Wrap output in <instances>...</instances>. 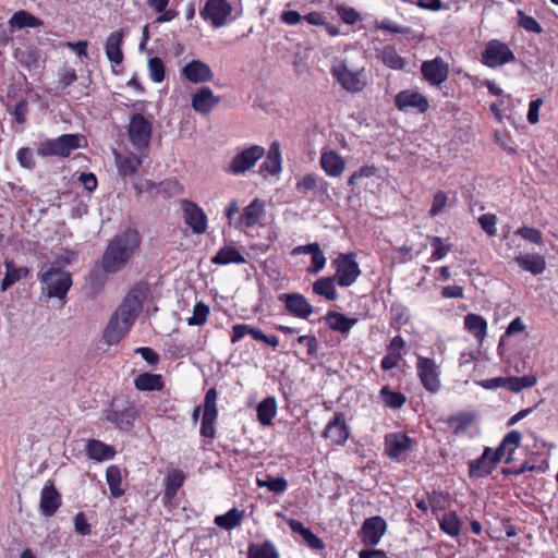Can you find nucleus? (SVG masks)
<instances>
[{"mask_svg":"<svg viewBox=\"0 0 558 558\" xmlns=\"http://www.w3.org/2000/svg\"><path fill=\"white\" fill-rule=\"evenodd\" d=\"M146 298L145 287H135L128 293L104 331V339L108 344L118 343L129 332Z\"/></svg>","mask_w":558,"mask_h":558,"instance_id":"f257e3e1","label":"nucleus"},{"mask_svg":"<svg viewBox=\"0 0 558 558\" xmlns=\"http://www.w3.org/2000/svg\"><path fill=\"white\" fill-rule=\"evenodd\" d=\"M141 235L136 230L129 229L117 234L109 241L101 259L106 272L116 274L123 269L141 246Z\"/></svg>","mask_w":558,"mask_h":558,"instance_id":"f03ea898","label":"nucleus"},{"mask_svg":"<svg viewBox=\"0 0 558 558\" xmlns=\"http://www.w3.org/2000/svg\"><path fill=\"white\" fill-rule=\"evenodd\" d=\"M330 73L337 83L348 93L357 94L367 86L364 68H350L344 59L336 58L330 66Z\"/></svg>","mask_w":558,"mask_h":558,"instance_id":"7ed1b4c3","label":"nucleus"},{"mask_svg":"<svg viewBox=\"0 0 558 558\" xmlns=\"http://www.w3.org/2000/svg\"><path fill=\"white\" fill-rule=\"evenodd\" d=\"M49 298L64 299L72 286L71 275L56 265H44L38 274Z\"/></svg>","mask_w":558,"mask_h":558,"instance_id":"20e7f679","label":"nucleus"},{"mask_svg":"<svg viewBox=\"0 0 558 558\" xmlns=\"http://www.w3.org/2000/svg\"><path fill=\"white\" fill-rule=\"evenodd\" d=\"M138 415L134 402L129 400H113L106 412V420L120 429H130Z\"/></svg>","mask_w":558,"mask_h":558,"instance_id":"39448f33","label":"nucleus"},{"mask_svg":"<svg viewBox=\"0 0 558 558\" xmlns=\"http://www.w3.org/2000/svg\"><path fill=\"white\" fill-rule=\"evenodd\" d=\"M151 132V122L143 114L135 113L131 117L128 134L130 142L136 149L143 150L149 146Z\"/></svg>","mask_w":558,"mask_h":558,"instance_id":"423d86ee","label":"nucleus"},{"mask_svg":"<svg viewBox=\"0 0 558 558\" xmlns=\"http://www.w3.org/2000/svg\"><path fill=\"white\" fill-rule=\"evenodd\" d=\"M333 264L336 265L333 278L341 287L352 286L361 274L354 254H340Z\"/></svg>","mask_w":558,"mask_h":558,"instance_id":"0eeeda50","label":"nucleus"},{"mask_svg":"<svg viewBox=\"0 0 558 558\" xmlns=\"http://www.w3.org/2000/svg\"><path fill=\"white\" fill-rule=\"evenodd\" d=\"M78 136L73 134H65L56 140H48L43 142L38 147V155L40 156H62L66 157L70 153L76 149L78 144Z\"/></svg>","mask_w":558,"mask_h":558,"instance_id":"6e6552de","label":"nucleus"},{"mask_svg":"<svg viewBox=\"0 0 558 558\" xmlns=\"http://www.w3.org/2000/svg\"><path fill=\"white\" fill-rule=\"evenodd\" d=\"M514 60V54L502 41L493 39L488 41L482 53V61L489 68H497Z\"/></svg>","mask_w":558,"mask_h":558,"instance_id":"1a4fd4ad","label":"nucleus"},{"mask_svg":"<svg viewBox=\"0 0 558 558\" xmlns=\"http://www.w3.org/2000/svg\"><path fill=\"white\" fill-rule=\"evenodd\" d=\"M395 106L400 111L415 110L424 113L427 111L429 102L423 94L414 89H404L396 95Z\"/></svg>","mask_w":558,"mask_h":558,"instance_id":"9d476101","label":"nucleus"},{"mask_svg":"<svg viewBox=\"0 0 558 558\" xmlns=\"http://www.w3.org/2000/svg\"><path fill=\"white\" fill-rule=\"evenodd\" d=\"M416 369L422 385L429 392L438 391L440 387L438 366L428 357L418 356Z\"/></svg>","mask_w":558,"mask_h":558,"instance_id":"9b49d317","label":"nucleus"},{"mask_svg":"<svg viewBox=\"0 0 558 558\" xmlns=\"http://www.w3.org/2000/svg\"><path fill=\"white\" fill-rule=\"evenodd\" d=\"M217 391L215 388H210L205 396L204 412L202 417L201 434L205 438H214L215 426L214 423L217 418Z\"/></svg>","mask_w":558,"mask_h":558,"instance_id":"f8f14e48","label":"nucleus"},{"mask_svg":"<svg viewBox=\"0 0 558 558\" xmlns=\"http://www.w3.org/2000/svg\"><path fill=\"white\" fill-rule=\"evenodd\" d=\"M231 13V7L227 0H207L201 15L204 20L209 21L215 27L226 24Z\"/></svg>","mask_w":558,"mask_h":558,"instance_id":"ddd939ff","label":"nucleus"},{"mask_svg":"<svg viewBox=\"0 0 558 558\" xmlns=\"http://www.w3.org/2000/svg\"><path fill=\"white\" fill-rule=\"evenodd\" d=\"M113 156L118 175L123 179L135 175L143 162L141 156L130 150L118 151L113 149Z\"/></svg>","mask_w":558,"mask_h":558,"instance_id":"4468645a","label":"nucleus"},{"mask_svg":"<svg viewBox=\"0 0 558 558\" xmlns=\"http://www.w3.org/2000/svg\"><path fill=\"white\" fill-rule=\"evenodd\" d=\"M184 222L194 233L202 234L207 229V218L204 210L193 202L183 199L181 202Z\"/></svg>","mask_w":558,"mask_h":558,"instance_id":"2eb2a0df","label":"nucleus"},{"mask_svg":"<svg viewBox=\"0 0 558 558\" xmlns=\"http://www.w3.org/2000/svg\"><path fill=\"white\" fill-rule=\"evenodd\" d=\"M387 530V523L381 517H372L363 522L361 539L366 546H376Z\"/></svg>","mask_w":558,"mask_h":558,"instance_id":"dca6fc26","label":"nucleus"},{"mask_svg":"<svg viewBox=\"0 0 558 558\" xmlns=\"http://www.w3.org/2000/svg\"><path fill=\"white\" fill-rule=\"evenodd\" d=\"M421 72L429 84L438 86L447 80L449 70L448 65L440 58H435L424 61Z\"/></svg>","mask_w":558,"mask_h":558,"instance_id":"f3484780","label":"nucleus"},{"mask_svg":"<svg viewBox=\"0 0 558 558\" xmlns=\"http://www.w3.org/2000/svg\"><path fill=\"white\" fill-rule=\"evenodd\" d=\"M280 300L284 302L287 311L293 316L307 318L313 313V306L300 293L281 294Z\"/></svg>","mask_w":558,"mask_h":558,"instance_id":"a211bd4d","label":"nucleus"},{"mask_svg":"<svg viewBox=\"0 0 558 558\" xmlns=\"http://www.w3.org/2000/svg\"><path fill=\"white\" fill-rule=\"evenodd\" d=\"M411 447L412 440L404 434H389L385 438V450L390 458H400L407 453Z\"/></svg>","mask_w":558,"mask_h":558,"instance_id":"6ab92c4d","label":"nucleus"},{"mask_svg":"<svg viewBox=\"0 0 558 558\" xmlns=\"http://www.w3.org/2000/svg\"><path fill=\"white\" fill-rule=\"evenodd\" d=\"M323 436L336 445H342L349 437V430L341 413H336L332 421L326 426Z\"/></svg>","mask_w":558,"mask_h":558,"instance_id":"aec40b11","label":"nucleus"},{"mask_svg":"<svg viewBox=\"0 0 558 558\" xmlns=\"http://www.w3.org/2000/svg\"><path fill=\"white\" fill-rule=\"evenodd\" d=\"M218 102L219 98L209 87H202L192 96V108L198 113H209Z\"/></svg>","mask_w":558,"mask_h":558,"instance_id":"412c9836","label":"nucleus"},{"mask_svg":"<svg viewBox=\"0 0 558 558\" xmlns=\"http://www.w3.org/2000/svg\"><path fill=\"white\" fill-rule=\"evenodd\" d=\"M182 73L190 82L195 84L209 82L213 78L210 68L199 60L187 63L183 68Z\"/></svg>","mask_w":558,"mask_h":558,"instance_id":"4be33fe9","label":"nucleus"},{"mask_svg":"<svg viewBox=\"0 0 558 558\" xmlns=\"http://www.w3.org/2000/svg\"><path fill=\"white\" fill-rule=\"evenodd\" d=\"M320 166L330 177H341L345 169V160L335 150L324 151L320 156Z\"/></svg>","mask_w":558,"mask_h":558,"instance_id":"5701e85b","label":"nucleus"},{"mask_svg":"<svg viewBox=\"0 0 558 558\" xmlns=\"http://www.w3.org/2000/svg\"><path fill=\"white\" fill-rule=\"evenodd\" d=\"M124 38L123 31H116L111 33L106 40V56L114 64L119 65L123 61V52L121 49Z\"/></svg>","mask_w":558,"mask_h":558,"instance_id":"b1692460","label":"nucleus"},{"mask_svg":"<svg viewBox=\"0 0 558 558\" xmlns=\"http://www.w3.org/2000/svg\"><path fill=\"white\" fill-rule=\"evenodd\" d=\"M281 171V151L280 144L278 142H274L268 150L266 159L260 166V173L263 175H278Z\"/></svg>","mask_w":558,"mask_h":558,"instance_id":"393cba45","label":"nucleus"},{"mask_svg":"<svg viewBox=\"0 0 558 558\" xmlns=\"http://www.w3.org/2000/svg\"><path fill=\"white\" fill-rule=\"evenodd\" d=\"M60 495L53 487L51 483H47L45 487L41 490V498H40V510L41 512L51 517L54 514L57 509L60 506Z\"/></svg>","mask_w":558,"mask_h":558,"instance_id":"a878e982","label":"nucleus"},{"mask_svg":"<svg viewBox=\"0 0 558 558\" xmlns=\"http://www.w3.org/2000/svg\"><path fill=\"white\" fill-rule=\"evenodd\" d=\"M492 449L486 447L483 454L469 463V474L471 477H483L488 475L496 463H493L490 458Z\"/></svg>","mask_w":558,"mask_h":558,"instance_id":"bb28decb","label":"nucleus"},{"mask_svg":"<svg viewBox=\"0 0 558 558\" xmlns=\"http://www.w3.org/2000/svg\"><path fill=\"white\" fill-rule=\"evenodd\" d=\"M86 452L90 459L98 462L110 460L116 456V450L112 446L96 439L87 441Z\"/></svg>","mask_w":558,"mask_h":558,"instance_id":"cd10ccee","label":"nucleus"},{"mask_svg":"<svg viewBox=\"0 0 558 558\" xmlns=\"http://www.w3.org/2000/svg\"><path fill=\"white\" fill-rule=\"evenodd\" d=\"M514 262L524 270L539 275L545 270V258L537 254H521L514 258Z\"/></svg>","mask_w":558,"mask_h":558,"instance_id":"c85d7f7f","label":"nucleus"},{"mask_svg":"<svg viewBox=\"0 0 558 558\" xmlns=\"http://www.w3.org/2000/svg\"><path fill=\"white\" fill-rule=\"evenodd\" d=\"M5 275L1 281V290L7 291L11 286L28 276L29 270L26 267H16L12 260H5Z\"/></svg>","mask_w":558,"mask_h":558,"instance_id":"c756f323","label":"nucleus"},{"mask_svg":"<svg viewBox=\"0 0 558 558\" xmlns=\"http://www.w3.org/2000/svg\"><path fill=\"white\" fill-rule=\"evenodd\" d=\"M133 186L136 190L138 195H141L145 191H154V190H156L157 193L162 191V192H169L170 194H175V193H179L181 190V187L177 181H167V182L156 184L153 181L145 180L142 182H134Z\"/></svg>","mask_w":558,"mask_h":558,"instance_id":"7c9ffc66","label":"nucleus"},{"mask_svg":"<svg viewBox=\"0 0 558 558\" xmlns=\"http://www.w3.org/2000/svg\"><path fill=\"white\" fill-rule=\"evenodd\" d=\"M185 475L180 470H171L166 477V488L163 493V501L170 502L183 485Z\"/></svg>","mask_w":558,"mask_h":558,"instance_id":"2f4dec72","label":"nucleus"},{"mask_svg":"<svg viewBox=\"0 0 558 558\" xmlns=\"http://www.w3.org/2000/svg\"><path fill=\"white\" fill-rule=\"evenodd\" d=\"M134 386L140 391H159L163 388L162 376L159 374L142 373L134 379Z\"/></svg>","mask_w":558,"mask_h":558,"instance_id":"473e14b6","label":"nucleus"},{"mask_svg":"<svg viewBox=\"0 0 558 558\" xmlns=\"http://www.w3.org/2000/svg\"><path fill=\"white\" fill-rule=\"evenodd\" d=\"M464 327L480 342L485 339L487 332V322L481 315L468 314L464 317Z\"/></svg>","mask_w":558,"mask_h":558,"instance_id":"72a5a7b5","label":"nucleus"},{"mask_svg":"<svg viewBox=\"0 0 558 558\" xmlns=\"http://www.w3.org/2000/svg\"><path fill=\"white\" fill-rule=\"evenodd\" d=\"M257 420L263 426H269L277 414V401L275 397H267L257 405Z\"/></svg>","mask_w":558,"mask_h":558,"instance_id":"f704fd0d","label":"nucleus"},{"mask_svg":"<svg viewBox=\"0 0 558 558\" xmlns=\"http://www.w3.org/2000/svg\"><path fill=\"white\" fill-rule=\"evenodd\" d=\"M326 322L332 330L342 333L349 332V330L356 324L355 318H348L338 312H329L326 315Z\"/></svg>","mask_w":558,"mask_h":558,"instance_id":"c9c22d12","label":"nucleus"},{"mask_svg":"<svg viewBox=\"0 0 558 558\" xmlns=\"http://www.w3.org/2000/svg\"><path fill=\"white\" fill-rule=\"evenodd\" d=\"M9 25L12 28L22 29L25 27L36 28L43 25V22L36 16L32 15L27 11L21 10L15 12L10 21Z\"/></svg>","mask_w":558,"mask_h":558,"instance_id":"e433bc0d","label":"nucleus"},{"mask_svg":"<svg viewBox=\"0 0 558 558\" xmlns=\"http://www.w3.org/2000/svg\"><path fill=\"white\" fill-rule=\"evenodd\" d=\"M266 202L255 198L248 206H246V227L254 225H262L266 216Z\"/></svg>","mask_w":558,"mask_h":558,"instance_id":"4c0bfd02","label":"nucleus"},{"mask_svg":"<svg viewBox=\"0 0 558 558\" xmlns=\"http://www.w3.org/2000/svg\"><path fill=\"white\" fill-rule=\"evenodd\" d=\"M335 281L336 279L333 277H323L314 282L313 292L327 300L335 301L338 298Z\"/></svg>","mask_w":558,"mask_h":558,"instance_id":"58836bf2","label":"nucleus"},{"mask_svg":"<svg viewBox=\"0 0 558 558\" xmlns=\"http://www.w3.org/2000/svg\"><path fill=\"white\" fill-rule=\"evenodd\" d=\"M106 480L112 497L119 498L124 494V489L121 487L122 474L119 466H108L106 471Z\"/></svg>","mask_w":558,"mask_h":558,"instance_id":"ea45409f","label":"nucleus"},{"mask_svg":"<svg viewBox=\"0 0 558 558\" xmlns=\"http://www.w3.org/2000/svg\"><path fill=\"white\" fill-rule=\"evenodd\" d=\"M243 519V511L236 508L231 509L225 514L217 515L214 520L215 524L225 530H232L241 524Z\"/></svg>","mask_w":558,"mask_h":558,"instance_id":"a19ab883","label":"nucleus"},{"mask_svg":"<svg viewBox=\"0 0 558 558\" xmlns=\"http://www.w3.org/2000/svg\"><path fill=\"white\" fill-rule=\"evenodd\" d=\"M379 396L386 407L395 410L402 408L407 401V397L403 393L391 390L389 386H384L379 391Z\"/></svg>","mask_w":558,"mask_h":558,"instance_id":"79ce46f5","label":"nucleus"},{"mask_svg":"<svg viewBox=\"0 0 558 558\" xmlns=\"http://www.w3.org/2000/svg\"><path fill=\"white\" fill-rule=\"evenodd\" d=\"M380 60L385 65L393 70H401L405 65L404 59L398 54L397 50L392 46H386L380 51Z\"/></svg>","mask_w":558,"mask_h":558,"instance_id":"37998d69","label":"nucleus"},{"mask_svg":"<svg viewBox=\"0 0 558 558\" xmlns=\"http://www.w3.org/2000/svg\"><path fill=\"white\" fill-rule=\"evenodd\" d=\"M461 524V520L459 519L454 511H449L445 513L439 522L441 531H444L446 534L452 537H456L460 534Z\"/></svg>","mask_w":558,"mask_h":558,"instance_id":"c03bdc74","label":"nucleus"},{"mask_svg":"<svg viewBox=\"0 0 558 558\" xmlns=\"http://www.w3.org/2000/svg\"><path fill=\"white\" fill-rule=\"evenodd\" d=\"M211 262L220 265H228L231 263L240 264L244 262V258L236 248L225 246L220 248L216 256L213 257Z\"/></svg>","mask_w":558,"mask_h":558,"instance_id":"a18cd8bd","label":"nucleus"},{"mask_svg":"<svg viewBox=\"0 0 558 558\" xmlns=\"http://www.w3.org/2000/svg\"><path fill=\"white\" fill-rule=\"evenodd\" d=\"M169 2H170V0H148L147 1V4L149 5V8H151L155 12L160 14L157 17V22H159V23L170 22L178 15V12L174 10H166Z\"/></svg>","mask_w":558,"mask_h":558,"instance_id":"49530a36","label":"nucleus"},{"mask_svg":"<svg viewBox=\"0 0 558 558\" xmlns=\"http://www.w3.org/2000/svg\"><path fill=\"white\" fill-rule=\"evenodd\" d=\"M474 416L470 413H460L448 418V425L454 434H460L473 423Z\"/></svg>","mask_w":558,"mask_h":558,"instance_id":"de8ad7c7","label":"nucleus"},{"mask_svg":"<svg viewBox=\"0 0 558 558\" xmlns=\"http://www.w3.org/2000/svg\"><path fill=\"white\" fill-rule=\"evenodd\" d=\"M308 247L312 255V266L308 268V271L317 274L325 267L326 257L317 243H311Z\"/></svg>","mask_w":558,"mask_h":558,"instance_id":"09e8293b","label":"nucleus"},{"mask_svg":"<svg viewBox=\"0 0 558 558\" xmlns=\"http://www.w3.org/2000/svg\"><path fill=\"white\" fill-rule=\"evenodd\" d=\"M248 558H279L277 550L269 543L262 545H251Z\"/></svg>","mask_w":558,"mask_h":558,"instance_id":"8fccbe9b","label":"nucleus"},{"mask_svg":"<svg viewBox=\"0 0 558 558\" xmlns=\"http://www.w3.org/2000/svg\"><path fill=\"white\" fill-rule=\"evenodd\" d=\"M259 487H267L269 492L275 494H282L288 487V482L283 477H270L266 480L257 478Z\"/></svg>","mask_w":558,"mask_h":558,"instance_id":"3c124183","label":"nucleus"},{"mask_svg":"<svg viewBox=\"0 0 558 558\" xmlns=\"http://www.w3.org/2000/svg\"><path fill=\"white\" fill-rule=\"evenodd\" d=\"M209 314V306L203 302H198L193 308V315L187 318V325L202 326L206 323Z\"/></svg>","mask_w":558,"mask_h":558,"instance_id":"603ef678","label":"nucleus"},{"mask_svg":"<svg viewBox=\"0 0 558 558\" xmlns=\"http://www.w3.org/2000/svg\"><path fill=\"white\" fill-rule=\"evenodd\" d=\"M149 77L155 83H161L165 80V63L158 58L154 57L148 60Z\"/></svg>","mask_w":558,"mask_h":558,"instance_id":"864d4df0","label":"nucleus"},{"mask_svg":"<svg viewBox=\"0 0 558 558\" xmlns=\"http://www.w3.org/2000/svg\"><path fill=\"white\" fill-rule=\"evenodd\" d=\"M246 333H250L255 340L262 341L274 349L279 345V339L277 336H267L260 329L250 328L246 326Z\"/></svg>","mask_w":558,"mask_h":558,"instance_id":"5fc2aeb1","label":"nucleus"},{"mask_svg":"<svg viewBox=\"0 0 558 558\" xmlns=\"http://www.w3.org/2000/svg\"><path fill=\"white\" fill-rule=\"evenodd\" d=\"M518 235H520L522 239L535 243V244H542L543 243V235L541 230L530 227H521L515 232Z\"/></svg>","mask_w":558,"mask_h":558,"instance_id":"6e6d98bb","label":"nucleus"},{"mask_svg":"<svg viewBox=\"0 0 558 558\" xmlns=\"http://www.w3.org/2000/svg\"><path fill=\"white\" fill-rule=\"evenodd\" d=\"M478 223L488 235H496L497 217L493 214H485L478 218Z\"/></svg>","mask_w":558,"mask_h":558,"instance_id":"4d7b16f0","label":"nucleus"},{"mask_svg":"<svg viewBox=\"0 0 558 558\" xmlns=\"http://www.w3.org/2000/svg\"><path fill=\"white\" fill-rule=\"evenodd\" d=\"M317 182H318V178L315 174H313V173L306 174L305 177H303L301 180L298 181L296 190L301 194H306L310 191L315 189Z\"/></svg>","mask_w":558,"mask_h":558,"instance_id":"13d9d810","label":"nucleus"},{"mask_svg":"<svg viewBox=\"0 0 558 558\" xmlns=\"http://www.w3.org/2000/svg\"><path fill=\"white\" fill-rule=\"evenodd\" d=\"M432 245L434 247V252L432 254L433 260H439L450 252V246L445 245L441 238L439 236H434L432 239Z\"/></svg>","mask_w":558,"mask_h":558,"instance_id":"bf43d9fd","label":"nucleus"},{"mask_svg":"<svg viewBox=\"0 0 558 558\" xmlns=\"http://www.w3.org/2000/svg\"><path fill=\"white\" fill-rule=\"evenodd\" d=\"M522 435L519 430H511L502 439L504 447L508 449V453L511 454L520 445Z\"/></svg>","mask_w":558,"mask_h":558,"instance_id":"052dcab7","label":"nucleus"},{"mask_svg":"<svg viewBox=\"0 0 558 558\" xmlns=\"http://www.w3.org/2000/svg\"><path fill=\"white\" fill-rule=\"evenodd\" d=\"M265 154V149L262 146L254 145L246 148V170L255 166L256 161L260 159Z\"/></svg>","mask_w":558,"mask_h":558,"instance_id":"680f3d73","label":"nucleus"},{"mask_svg":"<svg viewBox=\"0 0 558 558\" xmlns=\"http://www.w3.org/2000/svg\"><path fill=\"white\" fill-rule=\"evenodd\" d=\"M338 14L341 20L349 25H353L360 20L359 12L353 8L340 7L338 8Z\"/></svg>","mask_w":558,"mask_h":558,"instance_id":"e2e57ef3","label":"nucleus"},{"mask_svg":"<svg viewBox=\"0 0 558 558\" xmlns=\"http://www.w3.org/2000/svg\"><path fill=\"white\" fill-rule=\"evenodd\" d=\"M447 195L439 191L434 195L433 204L429 210L430 216H437L439 213L442 211L447 204Z\"/></svg>","mask_w":558,"mask_h":558,"instance_id":"0e129e2a","label":"nucleus"},{"mask_svg":"<svg viewBox=\"0 0 558 558\" xmlns=\"http://www.w3.org/2000/svg\"><path fill=\"white\" fill-rule=\"evenodd\" d=\"M301 536L303 537L306 545L312 549L322 550L325 547L323 541L310 529H306V531Z\"/></svg>","mask_w":558,"mask_h":558,"instance_id":"69168bd1","label":"nucleus"},{"mask_svg":"<svg viewBox=\"0 0 558 558\" xmlns=\"http://www.w3.org/2000/svg\"><path fill=\"white\" fill-rule=\"evenodd\" d=\"M520 26L523 27L525 31L535 34H541L543 31L542 26L534 17L523 14L520 17Z\"/></svg>","mask_w":558,"mask_h":558,"instance_id":"338daca9","label":"nucleus"},{"mask_svg":"<svg viewBox=\"0 0 558 558\" xmlns=\"http://www.w3.org/2000/svg\"><path fill=\"white\" fill-rule=\"evenodd\" d=\"M20 165L24 168L32 169L35 166L33 153L29 148H21L16 154Z\"/></svg>","mask_w":558,"mask_h":558,"instance_id":"774afa93","label":"nucleus"}]
</instances>
